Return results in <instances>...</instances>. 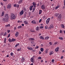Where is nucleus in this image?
Wrapping results in <instances>:
<instances>
[{"mask_svg":"<svg viewBox=\"0 0 65 65\" xmlns=\"http://www.w3.org/2000/svg\"><path fill=\"white\" fill-rule=\"evenodd\" d=\"M40 51L41 52H43L44 51V49L43 48H40Z\"/></svg>","mask_w":65,"mask_h":65,"instance_id":"29","label":"nucleus"},{"mask_svg":"<svg viewBox=\"0 0 65 65\" xmlns=\"http://www.w3.org/2000/svg\"><path fill=\"white\" fill-rule=\"evenodd\" d=\"M25 60V59H24V57H22V59H21V61L22 62H23L24 61V60Z\"/></svg>","mask_w":65,"mask_h":65,"instance_id":"14","label":"nucleus"},{"mask_svg":"<svg viewBox=\"0 0 65 65\" xmlns=\"http://www.w3.org/2000/svg\"><path fill=\"white\" fill-rule=\"evenodd\" d=\"M54 59H53L52 60V62L53 63L54 62Z\"/></svg>","mask_w":65,"mask_h":65,"instance_id":"56","label":"nucleus"},{"mask_svg":"<svg viewBox=\"0 0 65 65\" xmlns=\"http://www.w3.org/2000/svg\"><path fill=\"white\" fill-rule=\"evenodd\" d=\"M49 44L50 45H52L53 44H52V43L51 42H49Z\"/></svg>","mask_w":65,"mask_h":65,"instance_id":"47","label":"nucleus"},{"mask_svg":"<svg viewBox=\"0 0 65 65\" xmlns=\"http://www.w3.org/2000/svg\"><path fill=\"white\" fill-rule=\"evenodd\" d=\"M38 30H39V27H38V26H37L36 28V30L38 31Z\"/></svg>","mask_w":65,"mask_h":65,"instance_id":"36","label":"nucleus"},{"mask_svg":"<svg viewBox=\"0 0 65 65\" xmlns=\"http://www.w3.org/2000/svg\"><path fill=\"white\" fill-rule=\"evenodd\" d=\"M11 4H9L7 5V8L8 9H9L11 8Z\"/></svg>","mask_w":65,"mask_h":65,"instance_id":"5","label":"nucleus"},{"mask_svg":"<svg viewBox=\"0 0 65 65\" xmlns=\"http://www.w3.org/2000/svg\"><path fill=\"white\" fill-rule=\"evenodd\" d=\"M39 48V46H36L35 48L36 49H38Z\"/></svg>","mask_w":65,"mask_h":65,"instance_id":"43","label":"nucleus"},{"mask_svg":"<svg viewBox=\"0 0 65 65\" xmlns=\"http://www.w3.org/2000/svg\"><path fill=\"white\" fill-rule=\"evenodd\" d=\"M10 55L11 56H13V53H10Z\"/></svg>","mask_w":65,"mask_h":65,"instance_id":"48","label":"nucleus"},{"mask_svg":"<svg viewBox=\"0 0 65 65\" xmlns=\"http://www.w3.org/2000/svg\"><path fill=\"white\" fill-rule=\"evenodd\" d=\"M23 1V0H21V1H19L18 2V4H20L21 3H22Z\"/></svg>","mask_w":65,"mask_h":65,"instance_id":"33","label":"nucleus"},{"mask_svg":"<svg viewBox=\"0 0 65 65\" xmlns=\"http://www.w3.org/2000/svg\"><path fill=\"white\" fill-rule=\"evenodd\" d=\"M16 40L15 39H14V38H12V42H14L15 41H16Z\"/></svg>","mask_w":65,"mask_h":65,"instance_id":"25","label":"nucleus"},{"mask_svg":"<svg viewBox=\"0 0 65 65\" xmlns=\"http://www.w3.org/2000/svg\"><path fill=\"white\" fill-rule=\"evenodd\" d=\"M35 8H34L33 9V10L32 11V13H33V12H34V11H35Z\"/></svg>","mask_w":65,"mask_h":65,"instance_id":"37","label":"nucleus"},{"mask_svg":"<svg viewBox=\"0 0 65 65\" xmlns=\"http://www.w3.org/2000/svg\"><path fill=\"white\" fill-rule=\"evenodd\" d=\"M14 29V30H16V27H15Z\"/></svg>","mask_w":65,"mask_h":65,"instance_id":"63","label":"nucleus"},{"mask_svg":"<svg viewBox=\"0 0 65 65\" xmlns=\"http://www.w3.org/2000/svg\"><path fill=\"white\" fill-rule=\"evenodd\" d=\"M32 4H33V6H34L35 5H37L36 4V3H35L34 2H33V3H32Z\"/></svg>","mask_w":65,"mask_h":65,"instance_id":"23","label":"nucleus"},{"mask_svg":"<svg viewBox=\"0 0 65 65\" xmlns=\"http://www.w3.org/2000/svg\"><path fill=\"white\" fill-rule=\"evenodd\" d=\"M54 27V25H53L51 24L50 25V26L49 27V29H51V28H53Z\"/></svg>","mask_w":65,"mask_h":65,"instance_id":"11","label":"nucleus"},{"mask_svg":"<svg viewBox=\"0 0 65 65\" xmlns=\"http://www.w3.org/2000/svg\"><path fill=\"white\" fill-rule=\"evenodd\" d=\"M50 18H48V19H47V20L46 21V23L47 24H48V23L49 22V21H50Z\"/></svg>","mask_w":65,"mask_h":65,"instance_id":"6","label":"nucleus"},{"mask_svg":"<svg viewBox=\"0 0 65 65\" xmlns=\"http://www.w3.org/2000/svg\"><path fill=\"white\" fill-rule=\"evenodd\" d=\"M4 40V43H6V41H5V40Z\"/></svg>","mask_w":65,"mask_h":65,"instance_id":"58","label":"nucleus"},{"mask_svg":"<svg viewBox=\"0 0 65 65\" xmlns=\"http://www.w3.org/2000/svg\"><path fill=\"white\" fill-rule=\"evenodd\" d=\"M58 44V42H55L54 43V45H56V44Z\"/></svg>","mask_w":65,"mask_h":65,"instance_id":"40","label":"nucleus"},{"mask_svg":"<svg viewBox=\"0 0 65 65\" xmlns=\"http://www.w3.org/2000/svg\"><path fill=\"white\" fill-rule=\"evenodd\" d=\"M11 19L12 20H15L16 19V16L15 14L13 13L11 14Z\"/></svg>","mask_w":65,"mask_h":65,"instance_id":"1","label":"nucleus"},{"mask_svg":"<svg viewBox=\"0 0 65 65\" xmlns=\"http://www.w3.org/2000/svg\"><path fill=\"white\" fill-rule=\"evenodd\" d=\"M10 24H9L8 25H6L5 26L6 27H10Z\"/></svg>","mask_w":65,"mask_h":65,"instance_id":"32","label":"nucleus"},{"mask_svg":"<svg viewBox=\"0 0 65 65\" xmlns=\"http://www.w3.org/2000/svg\"><path fill=\"white\" fill-rule=\"evenodd\" d=\"M34 7V6L32 5V6H31L29 7V10L30 11L32 10V7Z\"/></svg>","mask_w":65,"mask_h":65,"instance_id":"13","label":"nucleus"},{"mask_svg":"<svg viewBox=\"0 0 65 65\" xmlns=\"http://www.w3.org/2000/svg\"><path fill=\"white\" fill-rule=\"evenodd\" d=\"M64 5L65 6V0H64Z\"/></svg>","mask_w":65,"mask_h":65,"instance_id":"61","label":"nucleus"},{"mask_svg":"<svg viewBox=\"0 0 65 65\" xmlns=\"http://www.w3.org/2000/svg\"><path fill=\"white\" fill-rule=\"evenodd\" d=\"M30 65H34V63H32L31 64H30Z\"/></svg>","mask_w":65,"mask_h":65,"instance_id":"64","label":"nucleus"},{"mask_svg":"<svg viewBox=\"0 0 65 65\" xmlns=\"http://www.w3.org/2000/svg\"><path fill=\"white\" fill-rule=\"evenodd\" d=\"M59 39L61 40H63V37H59L58 38Z\"/></svg>","mask_w":65,"mask_h":65,"instance_id":"20","label":"nucleus"},{"mask_svg":"<svg viewBox=\"0 0 65 65\" xmlns=\"http://www.w3.org/2000/svg\"><path fill=\"white\" fill-rule=\"evenodd\" d=\"M17 4H15L13 6L14 7H17Z\"/></svg>","mask_w":65,"mask_h":65,"instance_id":"51","label":"nucleus"},{"mask_svg":"<svg viewBox=\"0 0 65 65\" xmlns=\"http://www.w3.org/2000/svg\"><path fill=\"white\" fill-rule=\"evenodd\" d=\"M4 13H5V12H4V11H3L2 13V15H1V16H3L4 15Z\"/></svg>","mask_w":65,"mask_h":65,"instance_id":"31","label":"nucleus"},{"mask_svg":"<svg viewBox=\"0 0 65 65\" xmlns=\"http://www.w3.org/2000/svg\"><path fill=\"white\" fill-rule=\"evenodd\" d=\"M59 15V13H55V16L56 17H57Z\"/></svg>","mask_w":65,"mask_h":65,"instance_id":"35","label":"nucleus"},{"mask_svg":"<svg viewBox=\"0 0 65 65\" xmlns=\"http://www.w3.org/2000/svg\"><path fill=\"white\" fill-rule=\"evenodd\" d=\"M40 39H42L43 40L44 39V38L43 37V36H40Z\"/></svg>","mask_w":65,"mask_h":65,"instance_id":"26","label":"nucleus"},{"mask_svg":"<svg viewBox=\"0 0 65 65\" xmlns=\"http://www.w3.org/2000/svg\"><path fill=\"white\" fill-rule=\"evenodd\" d=\"M62 53H65V51H64V50H62Z\"/></svg>","mask_w":65,"mask_h":65,"instance_id":"62","label":"nucleus"},{"mask_svg":"<svg viewBox=\"0 0 65 65\" xmlns=\"http://www.w3.org/2000/svg\"><path fill=\"white\" fill-rule=\"evenodd\" d=\"M24 13V11L23 10H22L21 11H20L19 14H20V15H22V14H23Z\"/></svg>","mask_w":65,"mask_h":65,"instance_id":"8","label":"nucleus"},{"mask_svg":"<svg viewBox=\"0 0 65 65\" xmlns=\"http://www.w3.org/2000/svg\"><path fill=\"white\" fill-rule=\"evenodd\" d=\"M49 38V36H47V37H45V39H47Z\"/></svg>","mask_w":65,"mask_h":65,"instance_id":"41","label":"nucleus"},{"mask_svg":"<svg viewBox=\"0 0 65 65\" xmlns=\"http://www.w3.org/2000/svg\"><path fill=\"white\" fill-rule=\"evenodd\" d=\"M30 31L31 32H35V31L34 30H33V29H30Z\"/></svg>","mask_w":65,"mask_h":65,"instance_id":"39","label":"nucleus"},{"mask_svg":"<svg viewBox=\"0 0 65 65\" xmlns=\"http://www.w3.org/2000/svg\"><path fill=\"white\" fill-rule=\"evenodd\" d=\"M24 23L25 24H28V22H27V21H24Z\"/></svg>","mask_w":65,"mask_h":65,"instance_id":"22","label":"nucleus"},{"mask_svg":"<svg viewBox=\"0 0 65 65\" xmlns=\"http://www.w3.org/2000/svg\"><path fill=\"white\" fill-rule=\"evenodd\" d=\"M3 21H4V22H7V20L6 18H4L3 19Z\"/></svg>","mask_w":65,"mask_h":65,"instance_id":"15","label":"nucleus"},{"mask_svg":"<svg viewBox=\"0 0 65 65\" xmlns=\"http://www.w3.org/2000/svg\"><path fill=\"white\" fill-rule=\"evenodd\" d=\"M21 21H19V20H18V21H17V22L18 23H21Z\"/></svg>","mask_w":65,"mask_h":65,"instance_id":"57","label":"nucleus"},{"mask_svg":"<svg viewBox=\"0 0 65 65\" xmlns=\"http://www.w3.org/2000/svg\"><path fill=\"white\" fill-rule=\"evenodd\" d=\"M16 7H19V5H18V4H16Z\"/></svg>","mask_w":65,"mask_h":65,"instance_id":"50","label":"nucleus"},{"mask_svg":"<svg viewBox=\"0 0 65 65\" xmlns=\"http://www.w3.org/2000/svg\"><path fill=\"white\" fill-rule=\"evenodd\" d=\"M59 16H58V20L59 19V20H61V17H62V15L61 14H59Z\"/></svg>","mask_w":65,"mask_h":65,"instance_id":"10","label":"nucleus"},{"mask_svg":"<svg viewBox=\"0 0 65 65\" xmlns=\"http://www.w3.org/2000/svg\"><path fill=\"white\" fill-rule=\"evenodd\" d=\"M21 48H18L17 50L18 51H21Z\"/></svg>","mask_w":65,"mask_h":65,"instance_id":"38","label":"nucleus"},{"mask_svg":"<svg viewBox=\"0 0 65 65\" xmlns=\"http://www.w3.org/2000/svg\"><path fill=\"white\" fill-rule=\"evenodd\" d=\"M23 10L24 11H26V8L25 7H23Z\"/></svg>","mask_w":65,"mask_h":65,"instance_id":"21","label":"nucleus"},{"mask_svg":"<svg viewBox=\"0 0 65 65\" xmlns=\"http://www.w3.org/2000/svg\"><path fill=\"white\" fill-rule=\"evenodd\" d=\"M31 22L32 24H36V22H35V21L34 20H33Z\"/></svg>","mask_w":65,"mask_h":65,"instance_id":"18","label":"nucleus"},{"mask_svg":"<svg viewBox=\"0 0 65 65\" xmlns=\"http://www.w3.org/2000/svg\"><path fill=\"white\" fill-rule=\"evenodd\" d=\"M59 47H57L55 49V51L56 52H58L59 51Z\"/></svg>","mask_w":65,"mask_h":65,"instance_id":"17","label":"nucleus"},{"mask_svg":"<svg viewBox=\"0 0 65 65\" xmlns=\"http://www.w3.org/2000/svg\"><path fill=\"white\" fill-rule=\"evenodd\" d=\"M48 28V26H47V25H46V26H45V29H47Z\"/></svg>","mask_w":65,"mask_h":65,"instance_id":"44","label":"nucleus"},{"mask_svg":"<svg viewBox=\"0 0 65 65\" xmlns=\"http://www.w3.org/2000/svg\"><path fill=\"white\" fill-rule=\"evenodd\" d=\"M54 53V52H50V54L49 55H52V54H53Z\"/></svg>","mask_w":65,"mask_h":65,"instance_id":"24","label":"nucleus"},{"mask_svg":"<svg viewBox=\"0 0 65 65\" xmlns=\"http://www.w3.org/2000/svg\"><path fill=\"white\" fill-rule=\"evenodd\" d=\"M60 33H62L63 32V31L62 30H60Z\"/></svg>","mask_w":65,"mask_h":65,"instance_id":"49","label":"nucleus"},{"mask_svg":"<svg viewBox=\"0 0 65 65\" xmlns=\"http://www.w3.org/2000/svg\"><path fill=\"white\" fill-rule=\"evenodd\" d=\"M43 27H43V26H41L40 27V28H43Z\"/></svg>","mask_w":65,"mask_h":65,"instance_id":"46","label":"nucleus"},{"mask_svg":"<svg viewBox=\"0 0 65 65\" xmlns=\"http://www.w3.org/2000/svg\"><path fill=\"white\" fill-rule=\"evenodd\" d=\"M30 61L32 62H34V60L33 57H31L30 59Z\"/></svg>","mask_w":65,"mask_h":65,"instance_id":"12","label":"nucleus"},{"mask_svg":"<svg viewBox=\"0 0 65 65\" xmlns=\"http://www.w3.org/2000/svg\"><path fill=\"white\" fill-rule=\"evenodd\" d=\"M10 34H9L8 36H7L8 38H9L10 37Z\"/></svg>","mask_w":65,"mask_h":65,"instance_id":"55","label":"nucleus"},{"mask_svg":"<svg viewBox=\"0 0 65 65\" xmlns=\"http://www.w3.org/2000/svg\"><path fill=\"white\" fill-rule=\"evenodd\" d=\"M10 30H9V29H8V30H7V31L8 33H9V32H10Z\"/></svg>","mask_w":65,"mask_h":65,"instance_id":"53","label":"nucleus"},{"mask_svg":"<svg viewBox=\"0 0 65 65\" xmlns=\"http://www.w3.org/2000/svg\"><path fill=\"white\" fill-rule=\"evenodd\" d=\"M19 32L18 31H17L15 34V37H18L19 36Z\"/></svg>","mask_w":65,"mask_h":65,"instance_id":"7","label":"nucleus"},{"mask_svg":"<svg viewBox=\"0 0 65 65\" xmlns=\"http://www.w3.org/2000/svg\"><path fill=\"white\" fill-rule=\"evenodd\" d=\"M22 26H18V29H20V28H22Z\"/></svg>","mask_w":65,"mask_h":65,"instance_id":"28","label":"nucleus"},{"mask_svg":"<svg viewBox=\"0 0 65 65\" xmlns=\"http://www.w3.org/2000/svg\"><path fill=\"white\" fill-rule=\"evenodd\" d=\"M20 45V44L19 43H17V44H16V45H15V47H17L18 45Z\"/></svg>","mask_w":65,"mask_h":65,"instance_id":"30","label":"nucleus"},{"mask_svg":"<svg viewBox=\"0 0 65 65\" xmlns=\"http://www.w3.org/2000/svg\"><path fill=\"white\" fill-rule=\"evenodd\" d=\"M60 26H61V28H64V27H65V26H64V25L63 24H61L60 25Z\"/></svg>","mask_w":65,"mask_h":65,"instance_id":"16","label":"nucleus"},{"mask_svg":"<svg viewBox=\"0 0 65 65\" xmlns=\"http://www.w3.org/2000/svg\"><path fill=\"white\" fill-rule=\"evenodd\" d=\"M1 5H2V6H3V3H1Z\"/></svg>","mask_w":65,"mask_h":65,"instance_id":"59","label":"nucleus"},{"mask_svg":"<svg viewBox=\"0 0 65 65\" xmlns=\"http://www.w3.org/2000/svg\"><path fill=\"white\" fill-rule=\"evenodd\" d=\"M8 41H9V42H12V39L11 40V39H8Z\"/></svg>","mask_w":65,"mask_h":65,"instance_id":"27","label":"nucleus"},{"mask_svg":"<svg viewBox=\"0 0 65 65\" xmlns=\"http://www.w3.org/2000/svg\"><path fill=\"white\" fill-rule=\"evenodd\" d=\"M5 18H6L7 20V22L8 20V19H9V16H8V14H5Z\"/></svg>","mask_w":65,"mask_h":65,"instance_id":"3","label":"nucleus"},{"mask_svg":"<svg viewBox=\"0 0 65 65\" xmlns=\"http://www.w3.org/2000/svg\"><path fill=\"white\" fill-rule=\"evenodd\" d=\"M27 48L29 51H32L33 50V48L31 47H28Z\"/></svg>","mask_w":65,"mask_h":65,"instance_id":"9","label":"nucleus"},{"mask_svg":"<svg viewBox=\"0 0 65 65\" xmlns=\"http://www.w3.org/2000/svg\"><path fill=\"white\" fill-rule=\"evenodd\" d=\"M45 53H48V50L47 49L46 50V51H45Z\"/></svg>","mask_w":65,"mask_h":65,"instance_id":"52","label":"nucleus"},{"mask_svg":"<svg viewBox=\"0 0 65 65\" xmlns=\"http://www.w3.org/2000/svg\"><path fill=\"white\" fill-rule=\"evenodd\" d=\"M45 5H41V8L42 9H45Z\"/></svg>","mask_w":65,"mask_h":65,"instance_id":"4","label":"nucleus"},{"mask_svg":"<svg viewBox=\"0 0 65 65\" xmlns=\"http://www.w3.org/2000/svg\"><path fill=\"white\" fill-rule=\"evenodd\" d=\"M7 34V32H5V33H4V36H6V35Z\"/></svg>","mask_w":65,"mask_h":65,"instance_id":"45","label":"nucleus"},{"mask_svg":"<svg viewBox=\"0 0 65 65\" xmlns=\"http://www.w3.org/2000/svg\"><path fill=\"white\" fill-rule=\"evenodd\" d=\"M42 21V19H40L39 21V23H41V22Z\"/></svg>","mask_w":65,"mask_h":65,"instance_id":"54","label":"nucleus"},{"mask_svg":"<svg viewBox=\"0 0 65 65\" xmlns=\"http://www.w3.org/2000/svg\"><path fill=\"white\" fill-rule=\"evenodd\" d=\"M42 10H39V14H41L42 13Z\"/></svg>","mask_w":65,"mask_h":65,"instance_id":"34","label":"nucleus"},{"mask_svg":"<svg viewBox=\"0 0 65 65\" xmlns=\"http://www.w3.org/2000/svg\"><path fill=\"white\" fill-rule=\"evenodd\" d=\"M60 5H58V6H57L55 8V9L56 10L57 9H58V8H59L60 7Z\"/></svg>","mask_w":65,"mask_h":65,"instance_id":"19","label":"nucleus"},{"mask_svg":"<svg viewBox=\"0 0 65 65\" xmlns=\"http://www.w3.org/2000/svg\"><path fill=\"white\" fill-rule=\"evenodd\" d=\"M38 59H41V57H39L38 58Z\"/></svg>","mask_w":65,"mask_h":65,"instance_id":"42","label":"nucleus"},{"mask_svg":"<svg viewBox=\"0 0 65 65\" xmlns=\"http://www.w3.org/2000/svg\"><path fill=\"white\" fill-rule=\"evenodd\" d=\"M21 25H22V26H24V25L23 24H22Z\"/></svg>","mask_w":65,"mask_h":65,"instance_id":"60","label":"nucleus"},{"mask_svg":"<svg viewBox=\"0 0 65 65\" xmlns=\"http://www.w3.org/2000/svg\"><path fill=\"white\" fill-rule=\"evenodd\" d=\"M28 40L29 41H30V43L31 44H34V42L33 41H34V40H35V39L34 38H30Z\"/></svg>","mask_w":65,"mask_h":65,"instance_id":"2","label":"nucleus"}]
</instances>
